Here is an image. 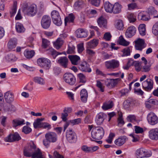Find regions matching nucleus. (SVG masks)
Returning a JSON list of instances; mask_svg holds the SVG:
<instances>
[{
	"label": "nucleus",
	"mask_w": 158,
	"mask_h": 158,
	"mask_svg": "<svg viewBox=\"0 0 158 158\" xmlns=\"http://www.w3.org/2000/svg\"><path fill=\"white\" fill-rule=\"evenodd\" d=\"M23 155L26 157L31 156L32 158H39L43 157L41 150L36 148L33 142L31 143L28 146L25 148L23 151Z\"/></svg>",
	"instance_id": "f257e3e1"
},
{
	"label": "nucleus",
	"mask_w": 158,
	"mask_h": 158,
	"mask_svg": "<svg viewBox=\"0 0 158 158\" xmlns=\"http://www.w3.org/2000/svg\"><path fill=\"white\" fill-rule=\"evenodd\" d=\"M45 139L43 140L44 145L47 148L48 147L51 143H55L57 140V134L54 132H49L45 135Z\"/></svg>",
	"instance_id": "f03ea898"
},
{
	"label": "nucleus",
	"mask_w": 158,
	"mask_h": 158,
	"mask_svg": "<svg viewBox=\"0 0 158 158\" xmlns=\"http://www.w3.org/2000/svg\"><path fill=\"white\" fill-rule=\"evenodd\" d=\"M104 131L101 127H98L93 129L91 132V137L95 140H100L103 137L104 134Z\"/></svg>",
	"instance_id": "7ed1b4c3"
},
{
	"label": "nucleus",
	"mask_w": 158,
	"mask_h": 158,
	"mask_svg": "<svg viewBox=\"0 0 158 158\" xmlns=\"http://www.w3.org/2000/svg\"><path fill=\"white\" fill-rule=\"evenodd\" d=\"M23 11L25 14L29 16H33L37 13V6L35 4L29 6L25 5L23 9Z\"/></svg>",
	"instance_id": "20e7f679"
},
{
	"label": "nucleus",
	"mask_w": 158,
	"mask_h": 158,
	"mask_svg": "<svg viewBox=\"0 0 158 158\" xmlns=\"http://www.w3.org/2000/svg\"><path fill=\"white\" fill-rule=\"evenodd\" d=\"M105 64L107 69L113 70L118 67L119 66V63L118 60L113 59L106 61Z\"/></svg>",
	"instance_id": "39448f33"
},
{
	"label": "nucleus",
	"mask_w": 158,
	"mask_h": 158,
	"mask_svg": "<svg viewBox=\"0 0 158 158\" xmlns=\"http://www.w3.org/2000/svg\"><path fill=\"white\" fill-rule=\"evenodd\" d=\"M51 16L54 24L57 26H60L62 23L59 12L56 10H53L51 13Z\"/></svg>",
	"instance_id": "423d86ee"
},
{
	"label": "nucleus",
	"mask_w": 158,
	"mask_h": 158,
	"mask_svg": "<svg viewBox=\"0 0 158 158\" xmlns=\"http://www.w3.org/2000/svg\"><path fill=\"white\" fill-rule=\"evenodd\" d=\"M37 64L40 67L48 69L51 66V61L48 59L42 57L38 59L37 60Z\"/></svg>",
	"instance_id": "0eeeda50"
},
{
	"label": "nucleus",
	"mask_w": 158,
	"mask_h": 158,
	"mask_svg": "<svg viewBox=\"0 0 158 158\" xmlns=\"http://www.w3.org/2000/svg\"><path fill=\"white\" fill-rule=\"evenodd\" d=\"M51 23L50 17L47 15H44L42 17L41 21L42 27L44 29H47L50 27Z\"/></svg>",
	"instance_id": "6e6552de"
},
{
	"label": "nucleus",
	"mask_w": 158,
	"mask_h": 158,
	"mask_svg": "<svg viewBox=\"0 0 158 158\" xmlns=\"http://www.w3.org/2000/svg\"><path fill=\"white\" fill-rule=\"evenodd\" d=\"M64 81L70 85H74L76 82V79L74 75L70 73H66L64 75Z\"/></svg>",
	"instance_id": "1a4fd4ad"
},
{
	"label": "nucleus",
	"mask_w": 158,
	"mask_h": 158,
	"mask_svg": "<svg viewBox=\"0 0 158 158\" xmlns=\"http://www.w3.org/2000/svg\"><path fill=\"white\" fill-rule=\"evenodd\" d=\"M135 154L137 158L147 157L151 156V155L148 153L145 149L142 148L137 149L135 152Z\"/></svg>",
	"instance_id": "9d476101"
},
{
	"label": "nucleus",
	"mask_w": 158,
	"mask_h": 158,
	"mask_svg": "<svg viewBox=\"0 0 158 158\" xmlns=\"http://www.w3.org/2000/svg\"><path fill=\"white\" fill-rule=\"evenodd\" d=\"M75 133L71 129L67 130L66 132V137L68 141L70 143H74L76 140Z\"/></svg>",
	"instance_id": "9b49d317"
},
{
	"label": "nucleus",
	"mask_w": 158,
	"mask_h": 158,
	"mask_svg": "<svg viewBox=\"0 0 158 158\" xmlns=\"http://www.w3.org/2000/svg\"><path fill=\"white\" fill-rule=\"evenodd\" d=\"M153 81L150 79H147L142 83L143 89L147 91H149L153 88Z\"/></svg>",
	"instance_id": "f8f14e48"
},
{
	"label": "nucleus",
	"mask_w": 158,
	"mask_h": 158,
	"mask_svg": "<svg viewBox=\"0 0 158 158\" xmlns=\"http://www.w3.org/2000/svg\"><path fill=\"white\" fill-rule=\"evenodd\" d=\"M147 119L148 123L152 125H155L158 123L157 117L154 113L152 112L148 114Z\"/></svg>",
	"instance_id": "ddd939ff"
},
{
	"label": "nucleus",
	"mask_w": 158,
	"mask_h": 158,
	"mask_svg": "<svg viewBox=\"0 0 158 158\" xmlns=\"http://www.w3.org/2000/svg\"><path fill=\"white\" fill-rule=\"evenodd\" d=\"M149 138L152 140H158V128H153L148 132Z\"/></svg>",
	"instance_id": "4468645a"
},
{
	"label": "nucleus",
	"mask_w": 158,
	"mask_h": 158,
	"mask_svg": "<svg viewBox=\"0 0 158 158\" xmlns=\"http://www.w3.org/2000/svg\"><path fill=\"white\" fill-rule=\"evenodd\" d=\"M79 69L81 71L83 72L90 73L91 71L89 64L85 61L81 63L79 66Z\"/></svg>",
	"instance_id": "2eb2a0df"
},
{
	"label": "nucleus",
	"mask_w": 158,
	"mask_h": 158,
	"mask_svg": "<svg viewBox=\"0 0 158 158\" xmlns=\"http://www.w3.org/2000/svg\"><path fill=\"white\" fill-rule=\"evenodd\" d=\"M97 22L100 27L103 28H107V21L103 16L100 17L98 19Z\"/></svg>",
	"instance_id": "dca6fc26"
},
{
	"label": "nucleus",
	"mask_w": 158,
	"mask_h": 158,
	"mask_svg": "<svg viewBox=\"0 0 158 158\" xmlns=\"http://www.w3.org/2000/svg\"><path fill=\"white\" fill-rule=\"evenodd\" d=\"M88 32L85 30L79 28L75 31V34L77 38L85 37L88 35Z\"/></svg>",
	"instance_id": "f3484780"
},
{
	"label": "nucleus",
	"mask_w": 158,
	"mask_h": 158,
	"mask_svg": "<svg viewBox=\"0 0 158 158\" xmlns=\"http://www.w3.org/2000/svg\"><path fill=\"white\" fill-rule=\"evenodd\" d=\"M136 30V28L134 26L129 27L126 32V36L129 38L132 37L135 34Z\"/></svg>",
	"instance_id": "a211bd4d"
},
{
	"label": "nucleus",
	"mask_w": 158,
	"mask_h": 158,
	"mask_svg": "<svg viewBox=\"0 0 158 158\" xmlns=\"http://www.w3.org/2000/svg\"><path fill=\"white\" fill-rule=\"evenodd\" d=\"M68 59L65 56L60 57L57 61V63L60 66L64 68L67 67Z\"/></svg>",
	"instance_id": "6ab92c4d"
},
{
	"label": "nucleus",
	"mask_w": 158,
	"mask_h": 158,
	"mask_svg": "<svg viewBox=\"0 0 158 158\" xmlns=\"http://www.w3.org/2000/svg\"><path fill=\"white\" fill-rule=\"evenodd\" d=\"M118 79H107L105 80V84L109 88L114 87L117 84Z\"/></svg>",
	"instance_id": "aec40b11"
},
{
	"label": "nucleus",
	"mask_w": 158,
	"mask_h": 158,
	"mask_svg": "<svg viewBox=\"0 0 158 158\" xmlns=\"http://www.w3.org/2000/svg\"><path fill=\"white\" fill-rule=\"evenodd\" d=\"M135 47L136 50L141 51L144 48V41L143 40L138 39L135 41Z\"/></svg>",
	"instance_id": "412c9836"
},
{
	"label": "nucleus",
	"mask_w": 158,
	"mask_h": 158,
	"mask_svg": "<svg viewBox=\"0 0 158 158\" xmlns=\"http://www.w3.org/2000/svg\"><path fill=\"white\" fill-rule=\"evenodd\" d=\"M68 58L71 61L72 64L74 65H78L80 60V57L76 55H69Z\"/></svg>",
	"instance_id": "4be33fe9"
},
{
	"label": "nucleus",
	"mask_w": 158,
	"mask_h": 158,
	"mask_svg": "<svg viewBox=\"0 0 158 158\" xmlns=\"http://www.w3.org/2000/svg\"><path fill=\"white\" fill-rule=\"evenodd\" d=\"M64 43V40L61 38H58L53 42V46L56 49H59L62 47Z\"/></svg>",
	"instance_id": "5701e85b"
},
{
	"label": "nucleus",
	"mask_w": 158,
	"mask_h": 158,
	"mask_svg": "<svg viewBox=\"0 0 158 158\" xmlns=\"http://www.w3.org/2000/svg\"><path fill=\"white\" fill-rule=\"evenodd\" d=\"M136 102V100L128 98L124 102L123 105L125 108L127 109L135 104Z\"/></svg>",
	"instance_id": "b1692460"
},
{
	"label": "nucleus",
	"mask_w": 158,
	"mask_h": 158,
	"mask_svg": "<svg viewBox=\"0 0 158 158\" xmlns=\"http://www.w3.org/2000/svg\"><path fill=\"white\" fill-rule=\"evenodd\" d=\"M126 137L125 136H121L115 140L114 143L118 146H121L126 142Z\"/></svg>",
	"instance_id": "393cba45"
},
{
	"label": "nucleus",
	"mask_w": 158,
	"mask_h": 158,
	"mask_svg": "<svg viewBox=\"0 0 158 158\" xmlns=\"http://www.w3.org/2000/svg\"><path fill=\"white\" fill-rule=\"evenodd\" d=\"M81 99L84 103L86 102L88 97V92L85 89H82L80 92Z\"/></svg>",
	"instance_id": "a878e982"
},
{
	"label": "nucleus",
	"mask_w": 158,
	"mask_h": 158,
	"mask_svg": "<svg viewBox=\"0 0 158 158\" xmlns=\"http://www.w3.org/2000/svg\"><path fill=\"white\" fill-rule=\"evenodd\" d=\"M106 115L103 113H100L98 114L95 121L97 124L100 125L102 123Z\"/></svg>",
	"instance_id": "bb28decb"
},
{
	"label": "nucleus",
	"mask_w": 158,
	"mask_h": 158,
	"mask_svg": "<svg viewBox=\"0 0 158 158\" xmlns=\"http://www.w3.org/2000/svg\"><path fill=\"white\" fill-rule=\"evenodd\" d=\"M98 44V40L94 39L87 43V48H94Z\"/></svg>",
	"instance_id": "cd10ccee"
},
{
	"label": "nucleus",
	"mask_w": 158,
	"mask_h": 158,
	"mask_svg": "<svg viewBox=\"0 0 158 158\" xmlns=\"http://www.w3.org/2000/svg\"><path fill=\"white\" fill-rule=\"evenodd\" d=\"M4 97L6 101L8 102H10L13 101V94L10 91H8L5 93L4 94Z\"/></svg>",
	"instance_id": "c85d7f7f"
},
{
	"label": "nucleus",
	"mask_w": 158,
	"mask_h": 158,
	"mask_svg": "<svg viewBox=\"0 0 158 158\" xmlns=\"http://www.w3.org/2000/svg\"><path fill=\"white\" fill-rule=\"evenodd\" d=\"M122 6L118 3H115L113 6L112 12L115 14H118L121 11Z\"/></svg>",
	"instance_id": "c756f323"
},
{
	"label": "nucleus",
	"mask_w": 158,
	"mask_h": 158,
	"mask_svg": "<svg viewBox=\"0 0 158 158\" xmlns=\"http://www.w3.org/2000/svg\"><path fill=\"white\" fill-rule=\"evenodd\" d=\"M17 44V40L15 38L10 39L8 44L9 49L11 50L15 48Z\"/></svg>",
	"instance_id": "7c9ffc66"
},
{
	"label": "nucleus",
	"mask_w": 158,
	"mask_h": 158,
	"mask_svg": "<svg viewBox=\"0 0 158 158\" xmlns=\"http://www.w3.org/2000/svg\"><path fill=\"white\" fill-rule=\"evenodd\" d=\"M113 6V5L109 2H106L104 4V9L107 12L110 13L112 12Z\"/></svg>",
	"instance_id": "2f4dec72"
},
{
	"label": "nucleus",
	"mask_w": 158,
	"mask_h": 158,
	"mask_svg": "<svg viewBox=\"0 0 158 158\" xmlns=\"http://www.w3.org/2000/svg\"><path fill=\"white\" fill-rule=\"evenodd\" d=\"M14 127H16L17 126H21L25 124V120L23 119H15L13 120Z\"/></svg>",
	"instance_id": "473e14b6"
},
{
	"label": "nucleus",
	"mask_w": 158,
	"mask_h": 158,
	"mask_svg": "<svg viewBox=\"0 0 158 158\" xmlns=\"http://www.w3.org/2000/svg\"><path fill=\"white\" fill-rule=\"evenodd\" d=\"M75 19V16L73 13H71L68 16L65 18V25H67V23H73Z\"/></svg>",
	"instance_id": "72a5a7b5"
},
{
	"label": "nucleus",
	"mask_w": 158,
	"mask_h": 158,
	"mask_svg": "<svg viewBox=\"0 0 158 158\" xmlns=\"http://www.w3.org/2000/svg\"><path fill=\"white\" fill-rule=\"evenodd\" d=\"M15 28L17 31L19 33L24 32L25 30L23 25L19 23H17L16 24Z\"/></svg>",
	"instance_id": "f704fd0d"
},
{
	"label": "nucleus",
	"mask_w": 158,
	"mask_h": 158,
	"mask_svg": "<svg viewBox=\"0 0 158 158\" xmlns=\"http://www.w3.org/2000/svg\"><path fill=\"white\" fill-rule=\"evenodd\" d=\"M35 54V52L33 50L29 51L26 50L24 52V56L27 59H31L32 58L34 55Z\"/></svg>",
	"instance_id": "c9c22d12"
},
{
	"label": "nucleus",
	"mask_w": 158,
	"mask_h": 158,
	"mask_svg": "<svg viewBox=\"0 0 158 158\" xmlns=\"http://www.w3.org/2000/svg\"><path fill=\"white\" fill-rule=\"evenodd\" d=\"M115 27L119 30H121L123 29V23L121 20H117L115 22Z\"/></svg>",
	"instance_id": "e433bc0d"
},
{
	"label": "nucleus",
	"mask_w": 158,
	"mask_h": 158,
	"mask_svg": "<svg viewBox=\"0 0 158 158\" xmlns=\"http://www.w3.org/2000/svg\"><path fill=\"white\" fill-rule=\"evenodd\" d=\"M71 110V109L70 108H65L64 110L63 113H62L61 114V118L63 121L65 122L67 121V117L68 115L67 112L69 111H70Z\"/></svg>",
	"instance_id": "4c0bfd02"
},
{
	"label": "nucleus",
	"mask_w": 158,
	"mask_h": 158,
	"mask_svg": "<svg viewBox=\"0 0 158 158\" xmlns=\"http://www.w3.org/2000/svg\"><path fill=\"white\" fill-rule=\"evenodd\" d=\"M33 80L35 83L41 85H44L45 84V81L44 79L40 77H34L33 78Z\"/></svg>",
	"instance_id": "58836bf2"
},
{
	"label": "nucleus",
	"mask_w": 158,
	"mask_h": 158,
	"mask_svg": "<svg viewBox=\"0 0 158 158\" xmlns=\"http://www.w3.org/2000/svg\"><path fill=\"white\" fill-rule=\"evenodd\" d=\"M138 18L139 20L143 21H147L150 19V17L148 15H146L141 13L139 14Z\"/></svg>",
	"instance_id": "ea45409f"
},
{
	"label": "nucleus",
	"mask_w": 158,
	"mask_h": 158,
	"mask_svg": "<svg viewBox=\"0 0 158 158\" xmlns=\"http://www.w3.org/2000/svg\"><path fill=\"white\" fill-rule=\"evenodd\" d=\"M118 42L120 44L125 46L128 45L130 44L129 42L127 41L124 39L122 35L119 37Z\"/></svg>",
	"instance_id": "a19ab883"
},
{
	"label": "nucleus",
	"mask_w": 158,
	"mask_h": 158,
	"mask_svg": "<svg viewBox=\"0 0 158 158\" xmlns=\"http://www.w3.org/2000/svg\"><path fill=\"white\" fill-rule=\"evenodd\" d=\"M113 106V103L112 102H108L103 104L102 106V109L104 110H106L111 109Z\"/></svg>",
	"instance_id": "79ce46f5"
},
{
	"label": "nucleus",
	"mask_w": 158,
	"mask_h": 158,
	"mask_svg": "<svg viewBox=\"0 0 158 158\" xmlns=\"http://www.w3.org/2000/svg\"><path fill=\"white\" fill-rule=\"evenodd\" d=\"M44 119V118H37L33 123V125L34 128H36L38 127H41L42 123L41 122Z\"/></svg>",
	"instance_id": "37998d69"
},
{
	"label": "nucleus",
	"mask_w": 158,
	"mask_h": 158,
	"mask_svg": "<svg viewBox=\"0 0 158 158\" xmlns=\"http://www.w3.org/2000/svg\"><path fill=\"white\" fill-rule=\"evenodd\" d=\"M48 51L49 53L51 54L54 59L59 54H61V53L57 52L56 50L52 48H50L48 50Z\"/></svg>",
	"instance_id": "c03bdc74"
},
{
	"label": "nucleus",
	"mask_w": 158,
	"mask_h": 158,
	"mask_svg": "<svg viewBox=\"0 0 158 158\" xmlns=\"http://www.w3.org/2000/svg\"><path fill=\"white\" fill-rule=\"evenodd\" d=\"M139 30L140 34L142 35H145V25L144 24H141L139 25Z\"/></svg>",
	"instance_id": "a18cd8bd"
},
{
	"label": "nucleus",
	"mask_w": 158,
	"mask_h": 158,
	"mask_svg": "<svg viewBox=\"0 0 158 158\" xmlns=\"http://www.w3.org/2000/svg\"><path fill=\"white\" fill-rule=\"evenodd\" d=\"M131 52V50L130 47H128L126 48L122 51V52L123 53L122 56H127L130 55Z\"/></svg>",
	"instance_id": "49530a36"
},
{
	"label": "nucleus",
	"mask_w": 158,
	"mask_h": 158,
	"mask_svg": "<svg viewBox=\"0 0 158 158\" xmlns=\"http://www.w3.org/2000/svg\"><path fill=\"white\" fill-rule=\"evenodd\" d=\"M80 81L82 83H85L86 81L85 76L82 73H79L77 75Z\"/></svg>",
	"instance_id": "de8ad7c7"
},
{
	"label": "nucleus",
	"mask_w": 158,
	"mask_h": 158,
	"mask_svg": "<svg viewBox=\"0 0 158 158\" xmlns=\"http://www.w3.org/2000/svg\"><path fill=\"white\" fill-rule=\"evenodd\" d=\"M6 59L9 61L13 62L16 60L15 56L13 54H9L6 57Z\"/></svg>",
	"instance_id": "09e8293b"
},
{
	"label": "nucleus",
	"mask_w": 158,
	"mask_h": 158,
	"mask_svg": "<svg viewBox=\"0 0 158 158\" xmlns=\"http://www.w3.org/2000/svg\"><path fill=\"white\" fill-rule=\"evenodd\" d=\"M127 121L130 122H133L136 121V116L134 114H130L127 118Z\"/></svg>",
	"instance_id": "8fccbe9b"
},
{
	"label": "nucleus",
	"mask_w": 158,
	"mask_h": 158,
	"mask_svg": "<svg viewBox=\"0 0 158 158\" xmlns=\"http://www.w3.org/2000/svg\"><path fill=\"white\" fill-rule=\"evenodd\" d=\"M152 32L155 35H158V22H156L153 26Z\"/></svg>",
	"instance_id": "3c124183"
},
{
	"label": "nucleus",
	"mask_w": 158,
	"mask_h": 158,
	"mask_svg": "<svg viewBox=\"0 0 158 158\" xmlns=\"http://www.w3.org/2000/svg\"><path fill=\"white\" fill-rule=\"evenodd\" d=\"M118 125H121L122 126L124 124V122L123 118V115L121 112L118 113Z\"/></svg>",
	"instance_id": "603ef678"
},
{
	"label": "nucleus",
	"mask_w": 158,
	"mask_h": 158,
	"mask_svg": "<svg viewBox=\"0 0 158 158\" xmlns=\"http://www.w3.org/2000/svg\"><path fill=\"white\" fill-rule=\"evenodd\" d=\"M50 44V41L44 38L42 39V47L44 48H46Z\"/></svg>",
	"instance_id": "864d4df0"
},
{
	"label": "nucleus",
	"mask_w": 158,
	"mask_h": 158,
	"mask_svg": "<svg viewBox=\"0 0 158 158\" xmlns=\"http://www.w3.org/2000/svg\"><path fill=\"white\" fill-rule=\"evenodd\" d=\"M128 9L129 10H133L135 9H138V6L136 3H132L128 4Z\"/></svg>",
	"instance_id": "5fc2aeb1"
},
{
	"label": "nucleus",
	"mask_w": 158,
	"mask_h": 158,
	"mask_svg": "<svg viewBox=\"0 0 158 158\" xmlns=\"http://www.w3.org/2000/svg\"><path fill=\"white\" fill-rule=\"evenodd\" d=\"M17 10V5L15 2L14 3L13 6L10 11V17H12L15 14Z\"/></svg>",
	"instance_id": "6e6d98bb"
},
{
	"label": "nucleus",
	"mask_w": 158,
	"mask_h": 158,
	"mask_svg": "<svg viewBox=\"0 0 158 158\" xmlns=\"http://www.w3.org/2000/svg\"><path fill=\"white\" fill-rule=\"evenodd\" d=\"M84 2L82 0H78L74 3V6L76 8L82 7L84 5Z\"/></svg>",
	"instance_id": "4d7b16f0"
},
{
	"label": "nucleus",
	"mask_w": 158,
	"mask_h": 158,
	"mask_svg": "<svg viewBox=\"0 0 158 158\" xmlns=\"http://www.w3.org/2000/svg\"><path fill=\"white\" fill-rule=\"evenodd\" d=\"M115 134L114 133L110 132L109 135L108 139H106V141L109 143H112L113 139L115 137Z\"/></svg>",
	"instance_id": "13d9d810"
},
{
	"label": "nucleus",
	"mask_w": 158,
	"mask_h": 158,
	"mask_svg": "<svg viewBox=\"0 0 158 158\" xmlns=\"http://www.w3.org/2000/svg\"><path fill=\"white\" fill-rule=\"evenodd\" d=\"M134 131L136 134H142L144 131L142 128L137 126L134 127Z\"/></svg>",
	"instance_id": "bf43d9fd"
},
{
	"label": "nucleus",
	"mask_w": 158,
	"mask_h": 158,
	"mask_svg": "<svg viewBox=\"0 0 158 158\" xmlns=\"http://www.w3.org/2000/svg\"><path fill=\"white\" fill-rule=\"evenodd\" d=\"M32 130L29 127L25 126L23 127L22 131L25 134H27L31 132Z\"/></svg>",
	"instance_id": "052dcab7"
},
{
	"label": "nucleus",
	"mask_w": 158,
	"mask_h": 158,
	"mask_svg": "<svg viewBox=\"0 0 158 158\" xmlns=\"http://www.w3.org/2000/svg\"><path fill=\"white\" fill-rule=\"evenodd\" d=\"M128 18L130 23L134 22L136 20V17L133 14L129 15Z\"/></svg>",
	"instance_id": "680f3d73"
},
{
	"label": "nucleus",
	"mask_w": 158,
	"mask_h": 158,
	"mask_svg": "<svg viewBox=\"0 0 158 158\" xmlns=\"http://www.w3.org/2000/svg\"><path fill=\"white\" fill-rule=\"evenodd\" d=\"M75 47L73 45H69V48L67 51L68 54H73L75 53Z\"/></svg>",
	"instance_id": "e2e57ef3"
},
{
	"label": "nucleus",
	"mask_w": 158,
	"mask_h": 158,
	"mask_svg": "<svg viewBox=\"0 0 158 158\" xmlns=\"http://www.w3.org/2000/svg\"><path fill=\"white\" fill-rule=\"evenodd\" d=\"M7 119V117L4 116H2L0 118L1 123L3 127H5L6 125Z\"/></svg>",
	"instance_id": "0e129e2a"
},
{
	"label": "nucleus",
	"mask_w": 158,
	"mask_h": 158,
	"mask_svg": "<svg viewBox=\"0 0 158 158\" xmlns=\"http://www.w3.org/2000/svg\"><path fill=\"white\" fill-rule=\"evenodd\" d=\"M12 135L14 139V142L18 141L21 139V137L16 132Z\"/></svg>",
	"instance_id": "69168bd1"
},
{
	"label": "nucleus",
	"mask_w": 158,
	"mask_h": 158,
	"mask_svg": "<svg viewBox=\"0 0 158 158\" xmlns=\"http://www.w3.org/2000/svg\"><path fill=\"white\" fill-rule=\"evenodd\" d=\"M96 86L100 89V91L101 92H103L104 91V87L100 81L98 80L97 81Z\"/></svg>",
	"instance_id": "338daca9"
},
{
	"label": "nucleus",
	"mask_w": 158,
	"mask_h": 158,
	"mask_svg": "<svg viewBox=\"0 0 158 158\" xmlns=\"http://www.w3.org/2000/svg\"><path fill=\"white\" fill-rule=\"evenodd\" d=\"M81 122V119L80 118H78L70 121V123L73 125L78 124Z\"/></svg>",
	"instance_id": "774afa93"
}]
</instances>
